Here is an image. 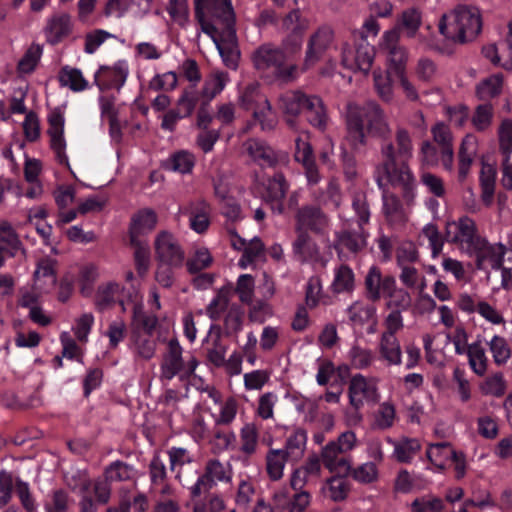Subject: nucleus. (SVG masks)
Returning <instances> with one entry per match:
<instances>
[{
	"mask_svg": "<svg viewBox=\"0 0 512 512\" xmlns=\"http://www.w3.org/2000/svg\"><path fill=\"white\" fill-rule=\"evenodd\" d=\"M414 143L409 130L397 126L392 140H385L380 146L381 162L376 166L374 178L378 186L389 180L392 186L403 190L406 205L415 198L416 180L408 165L413 157Z\"/></svg>",
	"mask_w": 512,
	"mask_h": 512,
	"instance_id": "nucleus-1",
	"label": "nucleus"
},
{
	"mask_svg": "<svg viewBox=\"0 0 512 512\" xmlns=\"http://www.w3.org/2000/svg\"><path fill=\"white\" fill-rule=\"evenodd\" d=\"M346 138L354 150L367 144V135L384 138L391 133L387 115L376 102L348 103L345 113Z\"/></svg>",
	"mask_w": 512,
	"mask_h": 512,
	"instance_id": "nucleus-2",
	"label": "nucleus"
},
{
	"mask_svg": "<svg viewBox=\"0 0 512 512\" xmlns=\"http://www.w3.org/2000/svg\"><path fill=\"white\" fill-rule=\"evenodd\" d=\"M482 30V16L475 6L458 5L442 15L439 31L445 37L464 43L474 40Z\"/></svg>",
	"mask_w": 512,
	"mask_h": 512,
	"instance_id": "nucleus-3",
	"label": "nucleus"
},
{
	"mask_svg": "<svg viewBox=\"0 0 512 512\" xmlns=\"http://www.w3.org/2000/svg\"><path fill=\"white\" fill-rule=\"evenodd\" d=\"M358 445V439L352 430L342 432L336 439L321 448L323 466L332 474L348 476L351 472L350 452Z\"/></svg>",
	"mask_w": 512,
	"mask_h": 512,
	"instance_id": "nucleus-4",
	"label": "nucleus"
},
{
	"mask_svg": "<svg viewBox=\"0 0 512 512\" xmlns=\"http://www.w3.org/2000/svg\"><path fill=\"white\" fill-rule=\"evenodd\" d=\"M197 366V359L193 355L184 357L178 340L170 339L162 354L159 378L162 382H169L174 377L186 381L195 373Z\"/></svg>",
	"mask_w": 512,
	"mask_h": 512,
	"instance_id": "nucleus-5",
	"label": "nucleus"
},
{
	"mask_svg": "<svg viewBox=\"0 0 512 512\" xmlns=\"http://www.w3.org/2000/svg\"><path fill=\"white\" fill-rule=\"evenodd\" d=\"M235 20L232 23L202 24V31L211 36L225 65L235 69L239 52L236 44Z\"/></svg>",
	"mask_w": 512,
	"mask_h": 512,
	"instance_id": "nucleus-6",
	"label": "nucleus"
},
{
	"mask_svg": "<svg viewBox=\"0 0 512 512\" xmlns=\"http://www.w3.org/2000/svg\"><path fill=\"white\" fill-rule=\"evenodd\" d=\"M446 238L462 252L472 256L473 251L481 244L476 223L468 216L460 217L446 226Z\"/></svg>",
	"mask_w": 512,
	"mask_h": 512,
	"instance_id": "nucleus-7",
	"label": "nucleus"
},
{
	"mask_svg": "<svg viewBox=\"0 0 512 512\" xmlns=\"http://www.w3.org/2000/svg\"><path fill=\"white\" fill-rule=\"evenodd\" d=\"M154 252L157 263L172 267H182L186 254L176 235L168 230L159 231L154 239Z\"/></svg>",
	"mask_w": 512,
	"mask_h": 512,
	"instance_id": "nucleus-8",
	"label": "nucleus"
},
{
	"mask_svg": "<svg viewBox=\"0 0 512 512\" xmlns=\"http://www.w3.org/2000/svg\"><path fill=\"white\" fill-rule=\"evenodd\" d=\"M295 232L311 231L317 235L328 233L331 220L320 206L306 204L297 208L295 213Z\"/></svg>",
	"mask_w": 512,
	"mask_h": 512,
	"instance_id": "nucleus-9",
	"label": "nucleus"
},
{
	"mask_svg": "<svg viewBox=\"0 0 512 512\" xmlns=\"http://www.w3.org/2000/svg\"><path fill=\"white\" fill-rule=\"evenodd\" d=\"M232 474L233 470L229 463H223L218 459H209L205 464L204 473L190 488L191 496L199 497L202 493L212 489L218 482H230Z\"/></svg>",
	"mask_w": 512,
	"mask_h": 512,
	"instance_id": "nucleus-10",
	"label": "nucleus"
},
{
	"mask_svg": "<svg viewBox=\"0 0 512 512\" xmlns=\"http://www.w3.org/2000/svg\"><path fill=\"white\" fill-rule=\"evenodd\" d=\"M65 122V112L61 107H55L49 111L47 115V134L49 136L50 148L55 153L58 162L68 167L69 161L66 155V140L64 136Z\"/></svg>",
	"mask_w": 512,
	"mask_h": 512,
	"instance_id": "nucleus-11",
	"label": "nucleus"
},
{
	"mask_svg": "<svg viewBox=\"0 0 512 512\" xmlns=\"http://www.w3.org/2000/svg\"><path fill=\"white\" fill-rule=\"evenodd\" d=\"M374 57V46L364 38H361L353 49L347 44L342 47V65L350 70L368 73L372 67Z\"/></svg>",
	"mask_w": 512,
	"mask_h": 512,
	"instance_id": "nucleus-12",
	"label": "nucleus"
},
{
	"mask_svg": "<svg viewBox=\"0 0 512 512\" xmlns=\"http://www.w3.org/2000/svg\"><path fill=\"white\" fill-rule=\"evenodd\" d=\"M349 403L353 408H362L364 403H376L379 401L377 380L367 378L362 374L354 375L348 387Z\"/></svg>",
	"mask_w": 512,
	"mask_h": 512,
	"instance_id": "nucleus-13",
	"label": "nucleus"
},
{
	"mask_svg": "<svg viewBox=\"0 0 512 512\" xmlns=\"http://www.w3.org/2000/svg\"><path fill=\"white\" fill-rule=\"evenodd\" d=\"M294 158L301 163L309 185H317L321 180V174L315 161L312 145L307 132H302L295 139Z\"/></svg>",
	"mask_w": 512,
	"mask_h": 512,
	"instance_id": "nucleus-14",
	"label": "nucleus"
},
{
	"mask_svg": "<svg viewBox=\"0 0 512 512\" xmlns=\"http://www.w3.org/2000/svg\"><path fill=\"white\" fill-rule=\"evenodd\" d=\"M205 13L212 18V24L232 23L235 19L231 0H195V15L201 25L206 24Z\"/></svg>",
	"mask_w": 512,
	"mask_h": 512,
	"instance_id": "nucleus-15",
	"label": "nucleus"
},
{
	"mask_svg": "<svg viewBox=\"0 0 512 512\" xmlns=\"http://www.w3.org/2000/svg\"><path fill=\"white\" fill-rule=\"evenodd\" d=\"M389 180H385L383 186H378L382 190V212L387 223L394 227H403L409 220L410 211L405 208L397 195L388 190Z\"/></svg>",
	"mask_w": 512,
	"mask_h": 512,
	"instance_id": "nucleus-16",
	"label": "nucleus"
},
{
	"mask_svg": "<svg viewBox=\"0 0 512 512\" xmlns=\"http://www.w3.org/2000/svg\"><path fill=\"white\" fill-rule=\"evenodd\" d=\"M333 41V30L328 26L319 27L308 40L302 69L307 70L314 66L330 48Z\"/></svg>",
	"mask_w": 512,
	"mask_h": 512,
	"instance_id": "nucleus-17",
	"label": "nucleus"
},
{
	"mask_svg": "<svg viewBox=\"0 0 512 512\" xmlns=\"http://www.w3.org/2000/svg\"><path fill=\"white\" fill-rule=\"evenodd\" d=\"M296 238L292 243V251L297 260L303 263L318 264L325 267L327 261L323 258L320 248L309 232H295Z\"/></svg>",
	"mask_w": 512,
	"mask_h": 512,
	"instance_id": "nucleus-18",
	"label": "nucleus"
},
{
	"mask_svg": "<svg viewBox=\"0 0 512 512\" xmlns=\"http://www.w3.org/2000/svg\"><path fill=\"white\" fill-rule=\"evenodd\" d=\"M129 74L127 61L120 60L113 66H102L94 75V83L100 90H119L125 83Z\"/></svg>",
	"mask_w": 512,
	"mask_h": 512,
	"instance_id": "nucleus-19",
	"label": "nucleus"
},
{
	"mask_svg": "<svg viewBox=\"0 0 512 512\" xmlns=\"http://www.w3.org/2000/svg\"><path fill=\"white\" fill-rule=\"evenodd\" d=\"M433 141L439 147L440 160L445 170L451 172L454 167L453 135L450 128L443 122L431 127Z\"/></svg>",
	"mask_w": 512,
	"mask_h": 512,
	"instance_id": "nucleus-20",
	"label": "nucleus"
},
{
	"mask_svg": "<svg viewBox=\"0 0 512 512\" xmlns=\"http://www.w3.org/2000/svg\"><path fill=\"white\" fill-rule=\"evenodd\" d=\"M398 40L397 30L386 31L383 35V47L388 52V71L395 76L405 73L407 62V52L404 47L398 45Z\"/></svg>",
	"mask_w": 512,
	"mask_h": 512,
	"instance_id": "nucleus-21",
	"label": "nucleus"
},
{
	"mask_svg": "<svg viewBox=\"0 0 512 512\" xmlns=\"http://www.w3.org/2000/svg\"><path fill=\"white\" fill-rule=\"evenodd\" d=\"M306 97L307 94L301 90L286 91L279 96L278 107L293 130L297 128V117L303 112Z\"/></svg>",
	"mask_w": 512,
	"mask_h": 512,
	"instance_id": "nucleus-22",
	"label": "nucleus"
},
{
	"mask_svg": "<svg viewBox=\"0 0 512 512\" xmlns=\"http://www.w3.org/2000/svg\"><path fill=\"white\" fill-rule=\"evenodd\" d=\"M73 31V22L69 14L57 13L47 19L44 27L46 41L56 45L70 36Z\"/></svg>",
	"mask_w": 512,
	"mask_h": 512,
	"instance_id": "nucleus-23",
	"label": "nucleus"
},
{
	"mask_svg": "<svg viewBox=\"0 0 512 512\" xmlns=\"http://www.w3.org/2000/svg\"><path fill=\"white\" fill-rule=\"evenodd\" d=\"M309 22L303 19L298 10L289 12L282 20L281 28L283 31L290 33L289 38L284 41V46L288 48L291 42V52H296L301 47V36L308 29Z\"/></svg>",
	"mask_w": 512,
	"mask_h": 512,
	"instance_id": "nucleus-24",
	"label": "nucleus"
},
{
	"mask_svg": "<svg viewBox=\"0 0 512 512\" xmlns=\"http://www.w3.org/2000/svg\"><path fill=\"white\" fill-rule=\"evenodd\" d=\"M288 189L289 184L282 173H276L268 180L264 199L274 214L284 212L283 200Z\"/></svg>",
	"mask_w": 512,
	"mask_h": 512,
	"instance_id": "nucleus-25",
	"label": "nucleus"
},
{
	"mask_svg": "<svg viewBox=\"0 0 512 512\" xmlns=\"http://www.w3.org/2000/svg\"><path fill=\"white\" fill-rule=\"evenodd\" d=\"M204 348L207 352L208 360L216 367H222L225 363L227 345L223 343L221 327L211 325L209 331L203 340Z\"/></svg>",
	"mask_w": 512,
	"mask_h": 512,
	"instance_id": "nucleus-26",
	"label": "nucleus"
},
{
	"mask_svg": "<svg viewBox=\"0 0 512 512\" xmlns=\"http://www.w3.org/2000/svg\"><path fill=\"white\" fill-rule=\"evenodd\" d=\"M506 248L503 244H489L481 238V244L473 251L477 258V267L483 269L485 264H489L492 269H500L502 266Z\"/></svg>",
	"mask_w": 512,
	"mask_h": 512,
	"instance_id": "nucleus-27",
	"label": "nucleus"
},
{
	"mask_svg": "<svg viewBox=\"0 0 512 512\" xmlns=\"http://www.w3.org/2000/svg\"><path fill=\"white\" fill-rule=\"evenodd\" d=\"M158 222L156 212L151 208H144L136 212L130 221V242L141 241L140 236L147 235L154 230Z\"/></svg>",
	"mask_w": 512,
	"mask_h": 512,
	"instance_id": "nucleus-28",
	"label": "nucleus"
},
{
	"mask_svg": "<svg viewBox=\"0 0 512 512\" xmlns=\"http://www.w3.org/2000/svg\"><path fill=\"white\" fill-rule=\"evenodd\" d=\"M252 60L257 70L274 69L276 71L284 64L285 54L280 48L271 44H264L253 53Z\"/></svg>",
	"mask_w": 512,
	"mask_h": 512,
	"instance_id": "nucleus-29",
	"label": "nucleus"
},
{
	"mask_svg": "<svg viewBox=\"0 0 512 512\" xmlns=\"http://www.w3.org/2000/svg\"><path fill=\"white\" fill-rule=\"evenodd\" d=\"M382 296L386 299L385 305L390 311H406L412 303L410 293L398 287L394 277H389L384 283V293Z\"/></svg>",
	"mask_w": 512,
	"mask_h": 512,
	"instance_id": "nucleus-30",
	"label": "nucleus"
},
{
	"mask_svg": "<svg viewBox=\"0 0 512 512\" xmlns=\"http://www.w3.org/2000/svg\"><path fill=\"white\" fill-rule=\"evenodd\" d=\"M245 153L260 166L271 167L278 161V156L274 149L265 141L251 138L243 143Z\"/></svg>",
	"mask_w": 512,
	"mask_h": 512,
	"instance_id": "nucleus-31",
	"label": "nucleus"
},
{
	"mask_svg": "<svg viewBox=\"0 0 512 512\" xmlns=\"http://www.w3.org/2000/svg\"><path fill=\"white\" fill-rule=\"evenodd\" d=\"M150 9V0H108L105 8L106 15L122 17L126 13L140 16Z\"/></svg>",
	"mask_w": 512,
	"mask_h": 512,
	"instance_id": "nucleus-32",
	"label": "nucleus"
},
{
	"mask_svg": "<svg viewBox=\"0 0 512 512\" xmlns=\"http://www.w3.org/2000/svg\"><path fill=\"white\" fill-rule=\"evenodd\" d=\"M377 349L380 358L388 366H399L402 364V348L397 336L381 334Z\"/></svg>",
	"mask_w": 512,
	"mask_h": 512,
	"instance_id": "nucleus-33",
	"label": "nucleus"
},
{
	"mask_svg": "<svg viewBox=\"0 0 512 512\" xmlns=\"http://www.w3.org/2000/svg\"><path fill=\"white\" fill-rule=\"evenodd\" d=\"M210 205L204 200L191 202L187 207L190 228L196 233H204L210 225Z\"/></svg>",
	"mask_w": 512,
	"mask_h": 512,
	"instance_id": "nucleus-34",
	"label": "nucleus"
},
{
	"mask_svg": "<svg viewBox=\"0 0 512 512\" xmlns=\"http://www.w3.org/2000/svg\"><path fill=\"white\" fill-rule=\"evenodd\" d=\"M232 288L230 286H223L217 290L215 296L210 303L206 306V315L213 321H218L230 310Z\"/></svg>",
	"mask_w": 512,
	"mask_h": 512,
	"instance_id": "nucleus-35",
	"label": "nucleus"
},
{
	"mask_svg": "<svg viewBox=\"0 0 512 512\" xmlns=\"http://www.w3.org/2000/svg\"><path fill=\"white\" fill-rule=\"evenodd\" d=\"M477 153L476 139L473 135H466L458 152V179L464 181L470 171Z\"/></svg>",
	"mask_w": 512,
	"mask_h": 512,
	"instance_id": "nucleus-36",
	"label": "nucleus"
},
{
	"mask_svg": "<svg viewBox=\"0 0 512 512\" xmlns=\"http://www.w3.org/2000/svg\"><path fill=\"white\" fill-rule=\"evenodd\" d=\"M387 442L393 446V456L400 463H410L421 450L417 438L402 437L394 440L388 437Z\"/></svg>",
	"mask_w": 512,
	"mask_h": 512,
	"instance_id": "nucleus-37",
	"label": "nucleus"
},
{
	"mask_svg": "<svg viewBox=\"0 0 512 512\" xmlns=\"http://www.w3.org/2000/svg\"><path fill=\"white\" fill-rule=\"evenodd\" d=\"M0 245L5 248L11 257L16 256L18 253H25L19 235L13 225L7 220H0Z\"/></svg>",
	"mask_w": 512,
	"mask_h": 512,
	"instance_id": "nucleus-38",
	"label": "nucleus"
},
{
	"mask_svg": "<svg viewBox=\"0 0 512 512\" xmlns=\"http://www.w3.org/2000/svg\"><path fill=\"white\" fill-rule=\"evenodd\" d=\"M303 112L311 125L317 128L325 127L327 114L320 97L307 94Z\"/></svg>",
	"mask_w": 512,
	"mask_h": 512,
	"instance_id": "nucleus-39",
	"label": "nucleus"
},
{
	"mask_svg": "<svg viewBox=\"0 0 512 512\" xmlns=\"http://www.w3.org/2000/svg\"><path fill=\"white\" fill-rule=\"evenodd\" d=\"M34 282L36 288L43 292H49L55 286L56 274L53 260L42 259L38 262L34 272Z\"/></svg>",
	"mask_w": 512,
	"mask_h": 512,
	"instance_id": "nucleus-40",
	"label": "nucleus"
},
{
	"mask_svg": "<svg viewBox=\"0 0 512 512\" xmlns=\"http://www.w3.org/2000/svg\"><path fill=\"white\" fill-rule=\"evenodd\" d=\"M123 288L116 282H108L98 286L94 304L99 311L111 308L119 298Z\"/></svg>",
	"mask_w": 512,
	"mask_h": 512,
	"instance_id": "nucleus-41",
	"label": "nucleus"
},
{
	"mask_svg": "<svg viewBox=\"0 0 512 512\" xmlns=\"http://www.w3.org/2000/svg\"><path fill=\"white\" fill-rule=\"evenodd\" d=\"M504 84L503 75L496 73L482 79L476 85V96L482 101H489L502 93Z\"/></svg>",
	"mask_w": 512,
	"mask_h": 512,
	"instance_id": "nucleus-42",
	"label": "nucleus"
},
{
	"mask_svg": "<svg viewBox=\"0 0 512 512\" xmlns=\"http://www.w3.org/2000/svg\"><path fill=\"white\" fill-rule=\"evenodd\" d=\"M307 433L304 429H295L286 439L285 447L281 449L291 462L299 461L305 452Z\"/></svg>",
	"mask_w": 512,
	"mask_h": 512,
	"instance_id": "nucleus-43",
	"label": "nucleus"
},
{
	"mask_svg": "<svg viewBox=\"0 0 512 512\" xmlns=\"http://www.w3.org/2000/svg\"><path fill=\"white\" fill-rule=\"evenodd\" d=\"M265 462L269 479L278 481L283 477L286 463L291 461L281 449H270L266 454Z\"/></svg>",
	"mask_w": 512,
	"mask_h": 512,
	"instance_id": "nucleus-44",
	"label": "nucleus"
},
{
	"mask_svg": "<svg viewBox=\"0 0 512 512\" xmlns=\"http://www.w3.org/2000/svg\"><path fill=\"white\" fill-rule=\"evenodd\" d=\"M392 277L391 275L382 276L381 270L377 266H371L365 277V288L367 297L372 301H378L384 293V283Z\"/></svg>",
	"mask_w": 512,
	"mask_h": 512,
	"instance_id": "nucleus-45",
	"label": "nucleus"
},
{
	"mask_svg": "<svg viewBox=\"0 0 512 512\" xmlns=\"http://www.w3.org/2000/svg\"><path fill=\"white\" fill-rule=\"evenodd\" d=\"M58 80L61 86L68 87L74 92L84 91L89 85L81 70L70 66H64L60 70Z\"/></svg>",
	"mask_w": 512,
	"mask_h": 512,
	"instance_id": "nucleus-46",
	"label": "nucleus"
},
{
	"mask_svg": "<svg viewBox=\"0 0 512 512\" xmlns=\"http://www.w3.org/2000/svg\"><path fill=\"white\" fill-rule=\"evenodd\" d=\"M426 455L435 468L442 471L451 458L455 457V450L449 443L431 444L426 451Z\"/></svg>",
	"mask_w": 512,
	"mask_h": 512,
	"instance_id": "nucleus-47",
	"label": "nucleus"
},
{
	"mask_svg": "<svg viewBox=\"0 0 512 512\" xmlns=\"http://www.w3.org/2000/svg\"><path fill=\"white\" fill-rule=\"evenodd\" d=\"M195 166V156L186 150H180L170 155L165 167L181 174L191 173Z\"/></svg>",
	"mask_w": 512,
	"mask_h": 512,
	"instance_id": "nucleus-48",
	"label": "nucleus"
},
{
	"mask_svg": "<svg viewBox=\"0 0 512 512\" xmlns=\"http://www.w3.org/2000/svg\"><path fill=\"white\" fill-rule=\"evenodd\" d=\"M316 200L321 206L337 210L342 203V193L337 179L331 178L326 188L319 192Z\"/></svg>",
	"mask_w": 512,
	"mask_h": 512,
	"instance_id": "nucleus-49",
	"label": "nucleus"
},
{
	"mask_svg": "<svg viewBox=\"0 0 512 512\" xmlns=\"http://www.w3.org/2000/svg\"><path fill=\"white\" fill-rule=\"evenodd\" d=\"M333 293L350 292L354 288V273L347 265H340L334 270V278L330 286Z\"/></svg>",
	"mask_w": 512,
	"mask_h": 512,
	"instance_id": "nucleus-50",
	"label": "nucleus"
},
{
	"mask_svg": "<svg viewBox=\"0 0 512 512\" xmlns=\"http://www.w3.org/2000/svg\"><path fill=\"white\" fill-rule=\"evenodd\" d=\"M421 14L415 8H409L402 12L398 25L394 30L403 33L407 37H414L421 25Z\"/></svg>",
	"mask_w": 512,
	"mask_h": 512,
	"instance_id": "nucleus-51",
	"label": "nucleus"
},
{
	"mask_svg": "<svg viewBox=\"0 0 512 512\" xmlns=\"http://www.w3.org/2000/svg\"><path fill=\"white\" fill-rule=\"evenodd\" d=\"M136 471L134 467L123 461L112 462L106 467L104 475L110 482H124L132 480L135 477Z\"/></svg>",
	"mask_w": 512,
	"mask_h": 512,
	"instance_id": "nucleus-52",
	"label": "nucleus"
},
{
	"mask_svg": "<svg viewBox=\"0 0 512 512\" xmlns=\"http://www.w3.org/2000/svg\"><path fill=\"white\" fill-rule=\"evenodd\" d=\"M368 234L360 227V231H344L338 237V243L341 247L350 252L357 253L363 250L367 245Z\"/></svg>",
	"mask_w": 512,
	"mask_h": 512,
	"instance_id": "nucleus-53",
	"label": "nucleus"
},
{
	"mask_svg": "<svg viewBox=\"0 0 512 512\" xmlns=\"http://www.w3.org/2000/svg\"><path fill=\"white\" fill-rule=\"evenodd\" d=\"M346 476L334 474L327 479L324 488L325 494L334 502H340L347 498L349 493V485L345 480Z\"/></svg>",
	"mask_w": 512,
	"mask_h": 512,
	"instance_id": "nucleus-54",
	"label": "nucleus"
},
{
	"mask_svg": "<svg viewBox=\"0 0 512 512\" xmlns=\"http://www.w3.org/2000/svg\"><path fill=\"white\" fill-rule=\"evenodd\" d=\"M348 359L355 369H366L376 360L374 352L370 348L354 344L348 351Z\"/></svg>",
	"mask_w": 512,
	"mask_h": 512,
	"instance_id": "nucleus-55",
	"label": "nucleus"
},
{
	"mask_svg": "<svg viewBox=\"0 0 512 512\" xmlns=\"http://www.w3.org/2000/svg\"><path fill=\"white\" fill-rule=\"evenodd\" d=\"M465 354L473 372L479 376L484 375L487 370L488 359L481 343L474 342L470 344Z\"/></svg>",
	"mask_w": 512,
	"mask_h": 512,
	"instance_id": "nucleus-56",
	"label": "nucleus"
},
{
	"mask_svg": "<svg viewBox=\"0 0 512 512\" xmlns=\"http://www.w3.org/2000/svg\"><path fill=\"white\" fill-rule=\"evenodd\" d=\"M228 74L221 71L213 72L204 82L202 96L210 101L222 92L228 82Z\"/></svg>",
	"mask_w": 512,
	"mask_h": 512,
	"instance_id": "nucleus-57",
	"label": "nucleus"
},
{
	"mask_svg": "<svg viewBox=\"0 0 512 512\" xmlns=\"http://www.w3.org/2000/svg\"><path fill=\"white\" fill-rule=\"evenodd\" d=\"M167 454L169 456L170 469L176 472V479L182 483L181 469L184 465L193 462V455L186 448L182 447H171Z\"/></svg>",
	"mask_w": 512,
	"mask_h": 512,
	"instance_id": "nucleus-58",
	"label": "nucleus"
},
{
	"mask_svg": "<svg viewBox=\"0 0 512 512\" xmlns=\"http://www.w3.org/2000/svg\"><path fill=\"white\" fill-rule=\"evenodd\" d=\"M243 310L233 303L230 310L222 317L224 333L227 336H236L243 328Z\"/></svg>",
	"mask_w": 512,
	"mask_h": 512,
	"instance_id": "nucleus-59",
	"label": "nucleus"
},
{
	"mask_svg": "<svg viewBox=\"0 0 512 512\" xmlns=\"http://www.w3.org/2000/svg\"><path fill=\"white\" fill-rule=\"evenodd\" d=\"M259 433L253 423H246L240 430V451L247 455H253L258 447Z\"/></svg>",
	"mask_w": 512,
	"mask_h": 512,
	"instance_id": "nucleus-60",
	"label": "nucleus"
},
{
	"mask_svg": "<svg viewBox=\"0 0 512 512\" xmlns=\"http://www.w3.org/2000/svg\"><path fill=\"white\" fill-rule=\"evenodd\" d=\"M494 107L491 103L480 104L475 108L471 122L475 130L484 132L488 130L493 122Z\"/></svg>",
	"mask_w": 512,
	"mask_h": 512,
	"instance_id": "nucleus-61",
	"label": "nucleus"
},
{
	"mask_svg": "<svg viewBox=\"0 0 512 512\" xmlns=\"http://www.w3.org/2000/svg\"><path fill=\"white\" fill-rule=\"evenodd\" d=\"M42 52V47L39 44H31L18 62V73L21 75L32 73L40 61Z\"/></svg>",
	"mask_w": 512,
	"mask_h": 512,
	"instance_id": "nucleus-62",
	"label": "nucleus"
},
{
	"mask_svg": "<svg viewBox=\"0 0 512 512\" xmlns=\"http://www.w3.org/2000/svg\"><path fill=\"white\" fill-rule=\"evenodd\" d=\"M499 156L512 154V119L504 118L497 129Z\"/></svg>",
	"mask_w": 512,
	"mask_h": 512,
	"instance_id": "nucleus-63",
	"label": "nucleus"
},
{
	"mask_svg": "<svg viewBox=\"0 0 512 512\" xmlns=\"http://www.w3.org/2000/svg\"><path fill=\"white\" fill-rule=\"evenodd\" d=\"M72 503L73 500L65 490L56 489L44 504L45 512H68Z\"/></svg>",
	"mask_w": 512,
	"mask_h": 512,
	"instance_id": "nucleus-64",
	"label": "nucleus"
}]
</instances>
